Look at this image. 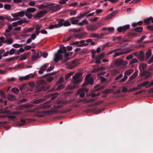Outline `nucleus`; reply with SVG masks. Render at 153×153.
Listing matches in <instances>:
<instances>
[{"instance_id":"nucleus-9","label":"nucleus","mask_w":153,"mask_h":153,"mask_svg":"<svg viewBox=\"0 0 153 153\" xmlns=\"http://www.w3.org/2000/svg\"><path fill=\"white\" fill-rule=\"evenodd\" d=\"M32 59L33 61H36L40 58L42 55V52L40 51H37L32 53Z\"/></svg>"},{"instance_id":"nucleus-17","label":"nucleus","mask_w":153,"mask_h":153,"mask_svg":"<svg viewBox=\"0 0 153 153\" xmlns=\"http://www.w3.org/2000/svg\"><path fill=\"white\" fill-rule=\"evenodd\" d=\"M137 57L140 61H143L144 59V53L143 51H140L137 55Z\"/></svg>"},{"instance_id":"nucleus-2","label":"nucleus","mask_w":153,"mask_h":153,"mask_svg":"<svg viewBox=\"0 0 153 153\" xmlns=\"http://www.w3.org/2000/svg\"><path fill=\"white\" fill-rule=\"evenodd\" d=\"M46 82L43 80H41L40 81V85L38 87V90L39 91H45L50 88V86H47L45 85Z\"/></svg>"},{"instance_id":"nucleus-54","label":"nucleus","mask_w":153,"mask_h":153,"mask_svg":"<svg viewBox=\"0 0 153 153\" xmlns=\"http://www.w3.org/2000/svg\"><path fill=\"white\" fill-rule=\"evenodd\" d=\"M138 62V60L136 58L132 59L129 63V64L131 65L133 63H136Z\"/></svg>"},{"instance_id":"nucleus-5","label":"nucleus","mask_w":153,"mask_h":153,"mask_svg":"<svg viewBox=\"0 0 153 153\" xmlns=\"http://www.w3.org/2000/svg\"><path fill=\"white\" fill-rule=\"evenodd\" d=\"M51 102V100L48 101L43 104H41L40 105L36 107L35 109L37 110V109H46L49 108L51 106V105L49 104Z\"/></svg>"},{"instance_id":"nucleus-19","label":"nucleus","mask_w":153,"mask_h":153,"mask_svg":"<svg viewBox=\"0 0 153 153\" xmlns=\"http://www.w3.org/2000/svg\"><path fill=\"white\" fill-rule=\"evenodd\" d=\"M93 79H90L88 80L85 81V82L83 83L82 86L84 87L89 84L93 85Z\"/></svg>"},{"instance_id":"nucleus-43","label":"nucleus","mask_w":153,"mask_h":153,"mask_svg":"<svg viewBox=\"0 0 153 153\" xmlns=\"http://www.w3.org/2000/svg\"><path fill=\"white\" fill-rule=\"evenodd\" d=\"M74 74L73 72H71L66 74L65 76V78L66 80H68Z\"/></svg>"},{"instance_id":"nucleus-14","label":"nucleus","mask_w":153,"mask_h":153,"mask_svg":"<svg viewBox=\"0 0 153 153\" xmlns=\"http://www.w3.org/2000/svg\"><path fill=\"white\" fill-rule=\"evenodd\" d=\"M5 19H7L9 21H11L16 20H14L15 18L12 19L10 16L5 15L4 16H0V20H5Z\"/></svg>"},{"instance_id":"nucleus-44","label":"nucleus","mask_w":153,"mask_h":153,"mask_svg":"<svg viewBox=\"0 0 153 153\" xmlns=\"http://www.w3.org/2000/svg\"><path fill=\"white\" fill-rule=\"evenodd\" d=\"M134 29V30L136 32L140 33L143 31V28L142 27H139L135 28Z\"/></svg>"},{"instance_id":"nucleus-58","label":"nucleus","mask_w":153,"mask_h":153,"mask_svg":"<svg viewBox=\"0 0 153 153\" xmlns=\"http://www.w3.org/2000/svg\"><path fill=\"white\" fill-rule=\"evenodd\" d=\"M83 30V28L82 27H81L78 29H77L76 28H75L72 30V31L73 32H78L80 31H82Z\"/></svg>"},{"instance_id":"nucleus-60","label":"nucleus","mask_w":153,"mask_h":153,"mask_svg":"<svg viewBox=\"0 0 153 153\" xmlns=\"http://www.w3.org/2000/svg\"><path fill=\"white\" fill-rule=\"evenodd\" d=\"M34 75L33 74H30V75H27L25 76V80H27L30 77H33Z\"/></svg>"},{"instance_id":"nucleus-57","label":"nucleus","mask_w":153,"mask_h":153,"mask_svg":"<svg viewBox=\"0 0 153 153\" xmlns=\"http://www.w3.org/2000/svg\"><path fill=\"white\" fill-rule=\"evenodd\" d=\"M13 28L12 26V25H9L8 28L5 30V32L6 33H8L10 32V30Z\"/></svg>"},{"instance_id":"nucleus-47","label":"nucleus","mask_w":153,"mask_h":153,"mask_svg":"<svg viewBox=\"0 0 153 153\" xmlns=\"http://www.w3.org/2000/svg\"><path fill=\"white\" fill-rule=\"evenodd\" d=\"M98 33H93L91 34L90 36V37L91 38H99V37Z\"/></svg>"},{"instance_id":"nucleus-63","label":"nucleus","mask_w":153,"mask_h":153,"mask_svg":"<svg viewBox=\"0 0 153 153\" xmlns=\"http://www.w3.org/2000/svg\"><path fill=\"white\" fill-rule=\"evenodd\" d=\"M9 111L8 110H0V113L1 114H9Z\"/></svg>"},{"instance_id":"nucleus-6","label":"nucleus","mask_w":153,"mask_h":153,"mask_svg":"<svg viewBox=\"0 0 153 153\" xmlns=\"http://www.w3.org/2000/svg\"><path fill=\"white\" fill-rule=\"evenodd\" d=\"M119 51L115 53L113 55V58H114L116 57L125 54H126L130 52L131 50H126V49H121Z\"/></svg>"},{"instance_id":"nucleus-29","label":"nucleus","mask_w":153,"mask_h":153,"mask_svg":"<svg viewBox=\"0 0 153 153\" xmlns=\"http://www.w3.org/2000/svg\"><path fill=\"white\" fill-rule=\"evenodd\" d=\"M29 22V21L26 20L24 19H21L17 22L18 24L19 25H21L23 23H27Z\"/></svg>"},{"instance_id":"nucleus-33","label":"nucleus","mask_w":153,"mask_h":153,"mask_svg":"<svg viewBox=\"0 0 153 153\" xmlns=\"http://www.w3.org/2000/svg\"><path fill=\"white\" fill-rule=\"evenodd\" d=\"M36 9L35 8L31 7L27 8L25 11L29 13H32L36 11Z\"/></svg>"},{"instance_id":"nucleus-7","label":"nucleus","mask_w":153,"mask_h":153,"mask_svg":"<svg viewBox=\"0 0 153 153\" xmlns=\"http://www.w3.org/2000/svg\"><path fill=\"white\" fill-rule=\"evenodd\" d=\"M82 74L81 73L76 74L73 76V82L74 84H77L79 83L81 80V76H82Z\"/></svg>"},{"instance_id":"nucleus-45","label":"nucleus","mask_w":153,"mask_h":153,"mask_svg":"<svg viewBox=\"0 0 153 153\" xmlns=\"http://www.w3.org/2000/svg\"><path fill=\"white\" fill-rule=\"evenodd\" d=\"M74 35H70V36H68V37H67V38L66 39H64L63 41V42H65L67 41H69L70 40H71L72 38L74 39Z\"/></svg>"},{"instance_id":"nucleus-35","label":"nucleus","mask_w":153,"mask_h":153,"mask_svg":"<svg viewBox=\"0 0 153 153\" xmlns=\"http://www.w3.org/2000/svg\"><path fill=\"white\" fill-rule=\"evenodd\" d=\"M87 100L86 99H80L79 100L77 101V102L78 103H81L82 104L87 103Z\"/></svg>"},{"instance_id":"nucleus-1","label":"nucleus","mask_w":153,"mask_h":153,"mask_svg":"<svg viewBox=\"0 0 153 153\" xmlns=\"http://www.w3.org/2000/svg\"><path fill=\"white\" fill-rule=\"evenodd\" d=\"M54 4H51L48 5H44L43 4L41 5V8H45L46 9L51 11H53L54 12L59 10L61 9L60 6L59 4L54 6Z\"/></svg>"},{"instance_id":"nucleus-50","label":"nucleus","mask_w":153,"mask_h":153,"mask_svg":"<svg viewBox=\"0 0 153 153\" xmlns=\"http://www.w3.org/2000/svg\"><path fill=\"white\" fill-rule=\"evenodd\" d=\"M12 46L15 48H18L22 47L23 45L22 44H14Z\"/></svg>"},{"instance_id":"nucleus-53","label":"nucleus","mask_w":153,"mask_h":153,"mask_svg":"<svg viewBox=\"0 0 153 153\" xmlns=\"http://www.w3.org/2000/svg\"><path fill=\"white\" fill-rule=\"evenodd\" d=\"M120 50V48H118L117 49H115L114 50H113L110 51L109 52H108L107 54V55H108L110 54H112L114 52H115L116 51H118L119 50Z\"/></svg>"},{"instance_id":"nucleus-34","label":"nucleus","mask_w":153,"mask_h":153,"mask_svg":"<svg viewBox=\"0 0 153 153\" xmlns=\"http://www.w3.org/2000/svg\"><path fill=\"white\" fill-rule=\"evenodd\" d=\"M111 73L113 75H115L119 73L120 71L117 69H115L111 71Z\"/></svg>"},{"instance_id":"nucleus-31","label":"nucleus","mask_w":153,"mask_h":153,"mask_svg":"<svg viewBox=\"0 0 153 153\" xmlns=\"http://www.w3.org/2000/svg\"><path fill=\"white\" fill-rule=\"evenodd\" d=\"M103 102V101H98L97 102H95L94 104L89 105V107L94 106H97V105H99L101 104H102Z\"/></svg>"},{"instance_id":"nucleus-55","label":"nucleus","mask_w":153,"mask_h":153,"mask_svg":"<svg viewBox=\"0 0 153 153\" xmlns=\"http://www.w3.org/2000/svg\"><path fill=\"white\" fill-rule=\"evenodd\" d=\"M89 89L88 88H82V89H80L79 90V92H87L88 91Z\"/></svg>"},{"instance_id":"nucleus-23","label":"nucleus","mask_w":153,"mask_h":153,"mask_svg":"<svg viewBox=\"0 0 153 153\" xmlns=\"http://www.w3.org/2000/svg\"><path fill=\"white\" fill-rule=\"evenodd\" d=\"M147 65L144 63H142L140 65L139 69L141 71V72L143 71H145V70L147 68Z\"/></svg>"},{"instance_id":"nucleus-11","label":"nucleus","mask_w":153,"mask_h":153,"mask_svg":"<svg viewBox=\"0 0 153 153\" xmlns=\"http://www.w3.org/2000/svg\"><path fill=\"white\" fill-rule=\"evenodd\" d=\"M130 27L129 25H126L123 26L119 27L117 29V31L119 32H123L124 33L125 31Z\"/></svg>"},{"instance_id":"nucleus-28","label":"nucleus","mask_w":153,"mask_h":153,"mask_svg":"<svg viewBox=\"0 0 153 153\" xmlns=\"http://www.w3.org/2000/svg\"><path fill=\"white\" fill-rule=\"evenodd\" d=\"M48 115L51 114H57L59 113H60V112L58 110L53 109L51 110L48 111Z\"/></svg>"},{"instance_id":"nucleus-3","label":"nucleus","mask_w":153,"mask_h":153,"mask_svg":"<svg viewBox=\"0 0 153 153\" xmlns=\"http://www.w3.org/2000/svg\"><path fill=\"white\" fill-rule=\"evenodd\" d=\"M101 22H97L95 23L94 25H91L87 26L86 29L88 31H93L97 29L98 27H99L101 25Z\"/></svg>"},{"instance_id":"nucleus-59","label":"nucleus","mask_w":153,"mask_h":153,"mask_svg":"<svg viewBox=\"0 0 153 153\" xmlns=\"http://www.w3.org/2000/svg\"><path fill=\"white\" fill-rule=\"evenodd\" d=\"M71 111V109H67L66 110H63L60 111V114H64L70 112Z\"/></svg>"},{"instance_id":"nucleus-62","label":"nucleus","mask_w":153,"mask_h":153,"mask_svg":"<svg viewBox=\"0 0 153 153\" xmlns=\"http://www.w3.org/2000/svg\"><path fill=\"white\" fill-rule=\"evenodd\" d=\"M48 66V64H45L42 66L40 68L41 69V70H43V71H44L46 69V68H47Z\"/></svg>"},{"instance_id":"nucleus-49","label":"nucleus","mask_w":153,"mask_h":153,"mask_svg":"<svg viewBox=\"0 0 153 153\" xmlns=\"http://www.w3.org/2000/svg\"><path fill=\"white\" fill-rule=\"evenodd\" d=\"M19 56H19L16 57H12L9 58L7 59H6V61L8 62V61H10L13 60L15 59H17V58H18V57H19Z\"/></svg>"},{"instance_id":"nucleus-46","label":"nucleus","mask_w":153,"mask_h":153,"mask_svg":"<svg viewBox=\"0 0 153 153\" xmlns=\"http://www.w3.org/2000/svg\"><path fill=\"white\" fill-rule=\"evenodd\" d=\"M44 99H39L37 100H34L33 103L35 104H37L40 103L43 101Z\"/></svg>"},{"instance_id":"nucleus-22","label":"nucleus","mask_w":153,"mask_h":153,"mask_svg":"<svg viewBox=\"0 0 153 153\" xmlns=\"http://www.w3.org/2000/svg\"><path fill=\"white\" fill-rule=\"evenodd\" d=\"M7 98L9 100L12 101H14L16 100V97L15 95L10 94L7 95Z\"/></svg>"},{"instance_id":"nucleus-12","label":"nucleus","mask_w":153,"mask_h":153,"mask_svg":"<svg viewBox=\"0 0 153 153\" xmlns=\"http://www.w3.org/2000/svg\"><path fill=\"white\" fill-rule=\"evenodd\" d=\"M47 11L46 10L42 11L38 13L36 15L34 16L35 18H40L43 17L47 13Z\"/></svg>"},{"instance_id":"nucleus-15","label":"nucleus","mask_w":153,"mask_h":153,"mask_svg":"<svg viewBox=\"0 0 153 153\" xmlns=\"http://www.w3.org/2000/svg\"><path fill=\"white\" fill-rule=\"evenodd\" d=\"M62 59V55L61 54V53H59L58 52V53L56 54L55 55L54 61L55 62H58Z\"/></svg>"},{"instance_id":"nucleus-42","label":"nucleus","mask_w":153,"mask_h":153,"mask_svg":"<svg viewBox=\"0 0 153 153\" xmlns=\"http://www.w3.org/2000/svg\"><path fill=\"white\" fill-rule=\"evenodd\" d=\"M11 91L16 94H18L19 91V89L16 87L12 88L11 89Z\"/></svg>"},{"instance_id":"nucleus-27","label":"nucleus","mask_w":153,"mask_h":153,"mask_svg":"<svg viewBox=\"0 0 153 153\" xmlns=\"http://www.w3.org/2000/svg\"><path fill=\"white\" fill-rule=\"evenodd\" d=\"M34 29V27L29 28L27 29H24L23 30V32L24 34H26L29 32H31Z\"/></svg>"},{"instance_id":"nucleus-25","label":"nucleus","mask_w":153,"mask_h":153,"mask_svg":"<svg viewBox=\"0 0 153 153\" xmlns=\"http://www.w3.org/2000/svg\"><path fill=\"white\" fill-rule=\"evenodd\" d=\"M138 71L137 70H135L134 73L132 74L130 77L129 80H132L135 79L137 76Z\"/></svg>"},{"instance_id":"nucleus-39","label":"nucleus","mask_w":153,"mask_h":153,"mask_svg":"<svg viewBox=\"0 0 153 153\" xmlns=\"http://www.w3.org/2000/svg\"><path fill=\"white\" fill-rule=\"evenodd\" d=\"M13 39H10L6 40V41L3 42L4 43H7L8 45H10L13 43Z\"/></svg>"},{"instance_id":"nucleus-40","label":"nucleus","mask_w":153,"mask_h":153,"mask_svg":"<svg viewBox=\"0 0 153 153\" xmlns=\"http://www.w3.org/2000/svg\"><path fill=\"white\" fill-rule=\"evenodd\" d=\"M60 27L59 24H55L54 25H51L49 27V28L50 29H52L54 28H57L59 27Z\"/></svg>"},{"instance_id":"nucleus-61","label":"nucleus","mask_w":153,"mask_h":153,"mask_svg":"<svg viewBox=\"0 0 153 153\" xmlns=\"http://www.w3.org/2000/svg\"><path fill=\"white\" fill-rule=\"evenodd\" d=\"M21 112L20 111H13V112H11L9 111V114H13V115H16V114H21Z\"/></svg>"},{"instance_id":"nucleus-37","label":"nucleus","mask_w":153,"mask_h":153,"mask_svg":"<svg viewBox=\"0 0 153 153\" xmlns=\"http://www.w3.org/2000/svg\"><path fill=\"white\" fill-rule=\"evenodd\" d=\"M134 71L133 69H131L127 70L125 72L124 75H129L132 73Z\"/></svg>"},{"instance_id":"nucleus-20","label":"nucleus","mask_w":153,"mask_h":153,"mask_svg":"<svg viewBox=\"0 0 153 153\" xmlns=\"http://www.w3.org/2000/svg\"><path fill=\"white\" fill-rule=\"evenodd\" d=\"M66 49L65 47L63 45H61L60 47V49L59 50L58 52L59 53H62L66 52Z\"/></svg>"},{"instance_id":"nucleus-18","label":"nucleus","mask_w":153,"mask_h":153,"mask_svg":"<svg viewBox=\"0 0 153 153\" xmlns=\"http://www.w3.org/2000/svg\"><path fill=\"white\" fill-rule=\"evenodd\" d=\"M86 34V33H82L77 34H74V38H78L79 39L83 38L84 37L85 35Z\"/></svg>"},{"instance_id":"nucleus-30","label":"nucleus","mask_w":153,"mask_h":153,"mask_svg":"<svg viewBox=\"0 0 153 153\" xmlns=\"http://www.w3.org/2000/svg\"><path fill=\"white\" fill-rule=\"evenodd\" d=\"M89 12H84L83 13H80L79 16L76 17V18L77 19H80L83 18L85 16H86L89 13Z\"/></svg>"},{"instance_id":"nucleus-13","label":"nucleus","mask_w":153,"mask_h":153,"mask_svg":"<svg viewBox=\"0 0 153 153\" xmlns=\"http://www.w3.org/2000/svg\"><path fill=\"white\" fill-rule=\"evenodd\" d=\"M140 74L142 76H145V78H149L151 75V73L147 71H143L140 72Z\"/></svg>"},{"instance_id":"nucleus-41","label":"nucleus","mask_w":153,"mask_h":153,"mask_svg":"<svg viewBox=\"0 0 153 153\" xmlns=\"http://www.w3.org/2000/svg\"><path fill=\"white\" fill-rule=\"evenodd\" d=\"M117 13V12L115 11L108 15V17L109 18H111L115 16Z\"/></svg>"},{"instance_id":"nucleus-8","label":"nucleus","mask_w":153,"mask_h":153,"mask_svg":"<svg viewBox=\"0 0 153 153\" xmlns=\"http://www.w3.org/2000/svg\"><path fill=\"white\" fill-rule=\"evenodd\" d=\"M25 10L21 11L17 13H12L11 16L15 18L14 20L19 19V17H23L25 15Z\"/></svg>"},{"instance_id":"nucleus-56","label":"nucleus","mask_w":153,"mask_h":153,"mask_svg":"<svg viewBox=\"0 0 153 153\" xmlns=\"http://www.w3.org/2000/svg\"><path fill=\"white\" fill-rule=\"evenodd\" d=\"M33 106L34 105L32 104H25L23 105V107L27 108H32Z\"/></svg>"},{"instance_id":"nucleus-51","label":"nucleus","mask_w":153,"mask_h":153,"mask_svg":"<svg viewBox=\"0 0 153 153\" xmlns=\"http://www.w3.org/2000/svg\"><path fill=\"white\" fill-rule=\"evenodd\" d=\"M65 20L64 19H61L58 21V24L60 27L64 25Z\"/></svg>"},{"instance_id":"nucleus-16","label":"nucleus","mask_w":153,"mask_h":153,"mask_svg":"<svg viewBox=\"0 0 153 153\" xmlns=\"http://www.w3.org/2000/svg\"><path fill=\"white\" fill-rule=\"evenodd\" d=\"M115 65L117 66H121L124 65L123 61L121 59H118L115 60L114 61Z\"/></svg>"},{"instance_id":"nucleus-4","label":"nucleus","mask_w":153,"mask_h":153,"mask_svg":"<svg viewBox=\"0 0 153 153\" xmlns=\"http://www.w3.org/2000/svg\"><path fill=\"white\" fill-rule=\"evenodd\" d=\"M35 115L37 117H42L45 116V114L48 115V111H44L40 110L41 109H34Z\"/></svg>"},{"instance_id":"nucleus-21","label":"nucleus","mask_w":153,"mask_h":153,"mask_svg":"<svg viewBox=\"0 0 153 153\" xmlns=\"http://www.w3.org/2000/svg\"><path fill=\"white\" fill-rule=\"evenodd\" d=\"M77 19L76 17H72L69 19V20L71 21V23L73 25H78L79 20L75 19Z\"/></svg>"},{"instance_id":"nucleus-26","label":"nucleus","mask_w":153,"mask_h":153,"mask_svg":"<svg viewBox=\"0 0 153 153\" xmlns=\"http://www.w3.org/2000/svg\"><path fill=\"white\" fill-rule=\"evenodd\" d=\"M85 42V40H82L79 42V45L77 46L78 47H83L87 46L88 45V43H84Z\"/></svg>"},{"instance_id":"nucleus-10","label":"nucleus","mask_w":153,"mask_h":153,"mask_svg":"<svg viewBox=\"0 0 153 153\" xmlns=\"http://www.w3.org/2000/svg\"><path fill=\"white\" fill-rule=\"evenodd\" d=\"M78 60L75 59L71 62H68L67 63L68 68L69 69H72L75 67L77 65Z\"/></svg>"},{"instance_id":"nucleus-52","label":"nucleus","mask_w":153,"mask_h":153,"mask_svg":"<svg viewBox=\"0 0 153 153\" xmlns=\"http://www.w3.org/2000/svg\"><path fill=\"white\" fill-rule=\"evenodd\" d=\"M25 15L29 19H31L32 17V15L31 14L26 11Z\"/></svg>"},{"instance_id":"nucleus-64","label":"nucleus","mask_w":153,"mask_h":153,"mask_svg":"<svg viewBox=\"0 0 153 153\" xmlns=\"http://www.w3.org/2000/svg\"><path fill=\"white\" fill-rule=\"evenodd\" d=\"M58 95V93H56V94H51V96H53L51 98V100H54L55 98H56L57 95Z\"/></svg>"},{"instance_id":"nucleus-24","label":"nucleus","mask_w":153,"mask_h":153,"mask_svg":"<svg viewBox=\"0 0 153 153\" xmlns=\"http://www.w3.org/2000/svg\"><path fill=\"white\" fill-rule=\"evenodd\" d=\"M30 53L26 52L24 53L23 55L21 56V58L19 59L20 60H24L26 59L28 55L30 54Z\"/></svg>"},{"instance_id":"nucleus-32","label":"nucleus","mask_w":153,"mask_h":153,"mask_svg":"<svg viewBox=\"0 0 153 153\" xmlns=\"http://www.w3.org/2000/svg\"><path fill=\"white\" fill-rule=\"evenodd\" d=\"M152 51L151 50H149L146 52V59H148L150 56L152 55Z\"/></svg>"},{"instance_id":"nucleus-48","label":"nucleus","mask_w":153,"mask_h":153,"mask_svg":"<svg viewBox=\"0 0 153 153\" xmlns=\"http://www.w3.org/2000/svg\"><path fill=\"white\" fill-rule=\"evenodd\" d=\"M11 5L10 4H5L4 5V8L7 10H10L11 9Z\"/></svg>"},{"instance_id":"nucleus-38","label":"nucleus","mask_w":153,"mask_h":153,"mask_svg":"<svg viewBox=\"0 0 153 153\" xmlns=\"http://www.w3.org/2000/svg\"><path fill=\"white\" fill-rule=\"evenodd\" d=\"M152 18H149L145 19L144 20V24L146 25H148L151 23V19Z\"/></svg>"},{"instance_id":"nucleus-36","label":"nucleus","mask_w":153,"mask_h":153,"mask_svg":"<svg viewBox=\"0 0 153 153\" xmlns=\"http://www.w3.org/2000/svg\"><path fill=\"white\" fill-rule=\"evenodd\" d=\"M105 54L103 53H101L100 54H99L96 57V59H102L104 57Z\"/></svg>"}]
</instances>
